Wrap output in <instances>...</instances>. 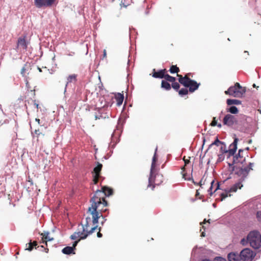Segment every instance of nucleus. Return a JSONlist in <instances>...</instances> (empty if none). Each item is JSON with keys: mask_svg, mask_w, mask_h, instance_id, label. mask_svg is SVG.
<instances>
[{"mask_svg": "<svg viewBox=\"0 0 261 261\" xmlns=\"http://www.w3.org/2000/svg\"><path fill=\"white\" fill-rule=\"evenodd\" d=\"M199 85L200 83H198L196 81L191 79L186 88H189V92L192 93L198 88Z\"/></svg>", "mask_w": 261, "mask_h": 261, "instance_id": "f8f14e48", "label": "nucleus"}, {"mask_svg": "<svg viewBox=\"0 0 261 261\" xmlns=\"http://www.w3.org/2000/svg\"><path fill=\"white\" fill-rule=\"evenodd\" d=\"M154 173L150 172V177L149 178V183L148 187L151 188L153 190L155 185H160L163 180V176L162 175L157 174L154 176Z\"/></svg>", "mask_w": 261, "mask_h": 261, "instance_id": "39448f33", "label": "nucleus"}, {"mask_svg": "<svg viewBox=\"0 0 261 261\" xmlns=\"http://www.w3.org/2000/svg\"><path fill=\"white\" fill-rule=\"evenodd\" d=\"M41 235H42V243H45V245H47V241L50 240L48 238V233H42Z\"/></svg>", "mask_w": 261, "mask_h": 261, "instance_id": "2f4dec72", "label": "nucleus"}, {"mask_svg": "<svg viewBox=\"0 0 261 261\" xmlns=\"http://www.w3.org/2000/svg\"><path fill=\"white\" fill-rule=\"evenodd\" d=\"M219 185H217V188H216V190H215V191H216V190L219 188Z\"/></svg>", "mask_w": 261, "mask_h": 261, "instance_id": "052dcab7", "label": "nucleus"}, {"mask_svg": "<svg viewBox=\"0 0 261 261\" xmlns=\"http://www.w3.org/2000/svg\"><path fill=\"white\" fill-rule=\"evenodd\" d=\"M26 247H27L26 250H28L30 251H32L34 247L32 245L31 241H30V243L26 244Z\"/></svg>", "mask_w": 261, "mask_h": 261, "instance_id": "f704fd0d", "label": "nucleus"}, {"mask_svg": "<svg viewBox=\"0 0 261 261\" xmlns=\"http://www.w3.org/2000/svg\"><path fill=\"white\" fill-rule=\"evenodd\" d=\"M224 160L223 154L218 155V162H221Z\"/></svg>", "mask_w": 261, "mask_h": 261, "instance_id": "c03bdc74", "label": "nucleus"}, {"mask_svg": "<svg viewBox=\"0 0 261 261\" xmlns=\"http://www.w3.org/2000/svg\"><path fill=\"white\" fill-rule=\"evenodd\" d=\"M17 45L22 47L23 49H26L27 48V44L24 38H19L18 39Z\"/></svg>", "mask_w": 261, "mask_h": 261, "instance_id": "412c9836", "label": "nucleus"}, {"mask_svg": "<svg viewBox=\"0 0 261 261\" xmlns=\"http://www.w3.org/2000/svg\"><path fill=\"white\" fill-rule=\"evenodd\" d=\"M164 78L165 79V81H166L168 82H170L172 83V82L175 81V80H176L175 77L172 76L170 75L169 74H166V73L165 74V77H164Z\"/></svg>", "mask_w": 261, "mask_h": 261, "instance_id": "cd10ccee", "label": "nucleus"}, {"mask_svg": "<svg viewBox=\"0 0 261 261\" xmlns=\"http://www.w3.org/2000/svg\"><path fill=\"white\" fill-rule=\"evenodd\" d=\"M96 100L95 107L98 109L108 107L109 106H111L112 104V99H96Z\"/></svg>", "mask_w": 261, "mask_h": 261, "instance_id": "9d476101", "label": "nucleus"}, {"mask_svg": "<svg viewBox=\"0 0 261 261\" xmlns=\"http://www.w3.org/2000/svg\"><path fill=\"white\" fill-rule=\"evenodd\" d=\"M247 239L251 246L254 248H258L259 244L258 242L257 234L256 232H250L247 236Z\"/></svg>", "mask_w": 261, "mask_h": 261, "instance_id": "6e6552de", "label": "nucleus"}, {"mask_svg": "<svg viewBox=\"0 0 261 261\" xmlns=\"http://www.w3.org/2000/svg\"><path fill=\"white\" fill-rule=\"evenodd\" d=\"M201 181H200V182L199 184H197V182H195L194 181H193V183L195 184V185H199L200 186H201Z\"/></svg>", "mask_w": 261, "mask_h": 261, "instance_id": "603ef678", "label": "nucleus"}, {"mask_svg": "<svg viewBox=\"0 0 261 261\" xmlns=\"http://www.w3.org/2000/svg\"><path fill=\"white\" fill-rule=\"evenodd\" d=\"M184 169H185V166L183 167V168H182V170H183V171H184Z\"/></svg>", "mask_w": 261, "mask_h": 261, "instance_id": "338daca9", "label": "nucleus"}, {"mask_svg": "<svg viewBox=\"0 0 261 261\" xmlns=\"http://www.w3.org/2000/svg\"><path fill=\"white\" fill-rule=\"evenodd\" d=\"M96 191L102 192L103 194V196H102V199H105L106 196H109L113 194V190L107 187H102L101 190H97Z\"/></svg>", "mask_w": 261, "mask_h": 261, "instance_id": "2eb2a0df", "label": "nucleus"}, {"mask_svg": "<svg viewBox=\"0 0 261 261\" xmlns=\"http://www.w3.org/2000/svg\"><path fill=\"white\" fill-rule=\"evenodd\" d=\"M255 254L249 248H245L240 252L241 260L243 261H252Z\"/></svg>", "mask_w": 261, "mask_h": 261, "instance_id": "0eeeda50", "label": "nucleus"}, {"mask_svg": "<svg viewBox=\"0 0 261 261\" xmlns=\"http://www.w3.org/2000/svg\"><path fill=\"white\" fill-rule=\"evenodd\" d=\"M243 187L241 182L234 184L230 189L228 192L223 193L221 194V201L223 200L225 198L228 196L229 192H235L238 189H240Z\"/></svg>", "mask_w": 261, "mask_h": 261, "instance_id": "9b49d317", "label": "nucleus"}, {"mask_svg": "<svg viewBox=\"0 0 261 261\" xmlns=\"http://www.w3.org/2000/svg\"><path fill=\"white\" fill-rule=\"evenodd\" d=\"M99 177H100V176H98V175H93V181L94 184L96 185L97 184Z\"/></svg>", "mask_w": 261, "mask_h": 261, "instance_id": "58836bf2", "label": "nucleus"}, {"mask_svg": "<svg viewBox=\"0 0 261 261\" xmlns=\"http://www.w3.org/2000/svg\"><path fill=\"white\" fill-rule=\"evenodd\" d=\"M183 177L185 178V179H187V178H186V175L185 174H183Z\"/></svg>", "mask_w": 261, "mask_h": 261, "instance_id": "bf43d9fd", "label": "nucleus"}, {"mask_svg": "<svg viewBox=\"0 0 261 261\" xmlns=\"http://www.w3.org/2000/svg\"><path fill=\"white\" fill-rule=\"evenodd\" d=\"M32 244L33 246L34 247H35L36 249H37V248H39V247H40L41 248H44V247L43 245H41L40 246H38L37 247H36V246L38 245L37 241H33V242H32Z\"/></svg>", "mask_w": 261, "mask_h": 261, "instance_id": "ea45409f", "label": "nucleus"}, {"mask_svg": "<svg viewBox=\"0 0 261 261\" xmlns=\"http://www.w3.org/2000/svg\"><path fill=\"white\" fill-rule=\"evenodd\" d=\"M116 100L117 105L120 106L122 104L124 99H116Z\"/></svg>", "mask_w": 261, "mask_h": 261, "instance_id": "a19ab883", "label": "nucleus"}, {"mask_svg": "<svg viewBox=\"0 0 261 261\" xmlns=\"http://www.w3.org/2000/svg\"><path fill=\"white\" fill-rule=\"evenodd\" d=\"M169 71L172 74L177 73L179 71V69L176 65H172Z\"/></svg>", "mask_w": 261, "mask_h": 261, "instance_id": "bb28decb", "label": "nucleus"}, {"mask_svg": "<svg viewBox=\"0 0 261 261\" xmlns=\"http://www.w3.org/2000/svg\"><path fill=\"white\" fill-rule=\"evenodd\" d=\"M101 86H99L98 88H99V92L101 95V96L102 97V98H105V97L106 96V95H105L104 94V93H106L107 92L106 90L105 89H104L103 88V86H102V84H101Z\"/></svg>", "mask_w": 261, "mask_h": 261, "instance_id": "7c9ffc66", "label": "nucleus"}, {"mask_svg": "<svg viewBox=\"0 0 261 261\" xmlns=\"http://www.w3.org/2000/svg\"><path fill=\"white\" fill-rule=\"evenodd\" d=\"M178 93L181 96L187 95L188 93V90L185 88H182L178 91Z\"/></svg>", "mask_w": 261, "mask_h": 261, "instance_id": "c756f323", "label": "nucleus"}, {"mask_svg": "<svg viewBox=\"0 0 261 261\" xmlns=\"http://www.w3.org/2000/svg\"><path fill=\"white\" fill-rule=\"evenodd\" d=\"M253 86L254 87H256V86H255V85L254 84L253 85Z\"/></svg>", "mask_w": 261, "mask_h": 261, "instance_id": "69168bd1", "label": "nucleus"}, {"mask_svg": "<svg viewBox=\"0 0 261 261\" xmlns=\"http://www.w3.org/2000/svg\"><path fill=\"white\" fill-rule=\"evenodd\" d=\"M38 69L39 72H42V70H41V69L40 67H38Z\"/></svg>", "mask_w": 261, "mask_h": 261, "instance_id": "6e6d98bb", "label": "nucleus"}, {"mask_svg": "<svg viewBox=\"0 0 261 261\" xmlns=\"http://www.w3.org/2000/svg\"><path fill=\"white\" fill-rule=\"evenodd\" d=\"M172 87L174 89L177 91L180 87V85L177 82L174 81L172 83Z\"/></svg>", "mask_w": 261, "mask_h": 261, "instance_id": "72a5a7b5", "label": "nucleus"}, {"mask_svg": "<svg viewBox=\"0 0 261 261\" xmlns=\"http://www.w3.org/2000/svg\"><path fill=\"white\" fill-rule=\"evenodd\" d=\"M238 121L237 118L231 114H227L225 116L223 120L224 125L228 126H232L237 124Z\"/></svg>", "mask_w": 261, "mask_h": 261, "instance_id": "1a4fd4ad", "label": "nucleus"}, {"mask_svg": "<svg viewBox=\"0 0 261 261\" xmlns=\"http://www.w3.org/2000/svg\"><path fill=\"white\" fill-rule=\"evenodd\" d=\"M34 105L36 106V108L38 109L39 108V104L36 102V100H34Z\"/></svg>", "mask_w": 261, "mask_h": 261, "instance_id": "09e8293b", "label": "nucleus"}, {"mask_svg": "<svg viewBox=\"0 0 261 261\" xmlns=\"http://www.w3.org/2000/svg\"><path fill=\"white\" fill-rule=\"evenodd\" d=\"M45 4L47 7L51 6L55 2V0H45Z\"/></svg>", "mask_w": 261, "mask_h": 261, "instance_id": "e433bc0d", "label": "nucleus"}, {"mask_svg": "<svg viewBox=\"0 0 261 261\" xmlns=\"http://www.w3.org/2000/svg\"><path fill=\"white\" fill-rule=\"evenodd\" d=\"M260 242H261V234H260Z\"/></svg>", "mask_w": 261, "mask_h": 261, "instance_id": "0e129e2a", "label": "nucleus"}, {"mask_svg": "<svg viewBox=\"0 0 261 261\" xmlns=\"http://www.w3.org/2000/svg\"><path fill=\"white\" fill-rule=\"evenodd\" d=\"M201 237H205V233L204 232H202L201 234Z\"/></svg>", "mask_w": 261, "mask_h": 261, "instance_id": "5fc2aeb1", "label": "nucleus"}, {"mask_svg": "<svg viewBox=\"0 0 261 261\" xmlns=\"http://www.w3.org/2000/svg\"><path fill=\"white\" fill-rule=\"evenodd\" d=\"M238 141V138H235L233 143H231L229 146V148L228 150H227L226 148L225 145L223 143V145L221 147L220 150L222 152V154L224 153H228L229 156H233L237 149V143Z\"/></svg>", "mask_w": 261, "mask_h": 261, "instance_id": "423d86ee", "label": "nucleus"}, {"mask_svg": "<svg viewBox=\"0 0 261 261\" xmlns=\"http://www.w3.org/2000/svg\"><path fill=\"white\" fill-rule=\"evenodd\" d=\"M70 238L72 240H76L79 238V233L74 232L72 235L71 236Z\"/></svg>", "mask_w": 261, "mask_h": 261, "instance_id": "4c0bfd02", "label": "nucleus"}, {"mask_svg": "<svg viewBox=\"0 0 261 261\" xmlns=\"http://www.w3.org/2000/svg\"><path fill=\"white\" fill-rule=\"evenodd\" d=\"M103 57H106V50H103Z\"/></svg>", "mask_w": 261, "mask_h": 261, "instance_id": "864d4df0", "label": "nucleus"}, {"mask_svg": "<svg viewBox=\"0 0 261 261\" xmlns=\"http://www.w3.org/2000/svg\"><path fill=\"white\" fill-rule=\"evenodd\" d=\"M220 144L223 145V143L221 141H220L218 138H216V139L215 140L214 142H213L211 145H210L208 147V149H210L211 147H212L213 145H216L218 146Z\"/></svg>", "mask_w": 261, "mask_h": 261, "instance_id": "c85d7f7f", "label": "nucleus"}, {"mask_svg": "<svg viewBox=\"0 0 261 261\" xmlns=\"http://www.w3.org/2000/svg\"><path fill=\"white\" fill-rule=\"evenodd\" d=\"M166 71V69H160L158 71L155 69H153L152 76L155 79H163L165 77Z\"/></svg>", "mask_w": 261, "mask_h": 261, "instance_id": "ddd939ff", "label": "nucleus"}, {"mask_svg": "<svg viewBox=\"0 0 261 261\" xmlns=\"http://www.w3.org/2000/svg\"><path fill=\"white\" fill-rule=\"evenodd\" d=\"M227 258L229 261H241V257L240 253L238 252H231L228 254Z\"/></svg>", "mask_w": 261, "mask_h": 261, "instance_id": "4468645a", "label": "nucleus"}, {"mask_svg": "<svg viewBox=\"0 0 261 261\" xmlns=\"http://www.w3.org/2000/svg\"><path fill=\"white\" fill-rule=\"evenodd\" d=\"M108 96L110 98H128V95L126 94L125 97H124L123 92H115L111 93L110 94H108Z\"/></svg>", "mask_w": 261, "mask_h": 261, "instance_id": "a211bd4d", "label": "nucleus"}, {"mask_svg": "<svg viewBox=\"0 0 261 261\" xmlns=\"http://www.w3.org/2000/svg\"><path fill=\"white\" fill-rule=\"evenodd\" d=\"M184 162H185V166H186L187 164H188L190 163V160L188 159H186L185 157L183 159Z\"/></svg>", "mask_w": 261, "mask_h": 261, "instance_id": "a18cd8bd", "label": "nucleus"}, {"mask_svg": "<svg viewBox=\"0 0 261 261\" xmlns=\"http://www.w3.org/2000/svg\"><path fill=\"white\" fill-rule=\"evenodd\" d=\"M244 53H247L248 54V55H249V53L247 51H245Z\"/></svg>", "mask_w": 261, "mask_h": 261, "instance_id": "e2e57ef3", "label": "nucleus"}, {"mask_svg": "<svg viewBox=\"0 0 261 261\" xmlns=\"http://www.w3.org/2000/svg\"><path fill=\"white\" fill-rule=\"evenodd\" d=\"M190 80H191L190 78L186 77V76H184V77H179L178 79V81L184 87H186Z\"/></svg>", "mask_w": 261, "mask_h": 261, "instance_id": "aec40b11", "label": "nucleus"}, {"mask_svg": "<svg viewBox=\"0 0 261 261\" xmlns=\"http://www.w3.org/2000/svg\"><path fill=\"white\" fill-rule=\"evenodd\" d=\"M25 68L24 66H23L22 69H21V74L23 76L24 72L25 71Z\"/></svg>", "mask_w": 261, "mask_h": 261, "instance_id": "49530a36", "label": "nucleus"}, {"mask_svg": "<svg viewBox=\"0 0 261 261\" xmlns=\"http://www.w3.org/2000/svg\"><path fill=\"white\" fill-rule=\"evenodd\" d=\"M97 166L93 169L94 175L100 176V172L102 167V165L97 162Z\"/></svg>", "mask_w": 261, "mask_h": 261, "instance_id": "4be33fe9", "label": "nucleus"}, {"mask_svg": "<svg viewBox=\"0 0 261 261\" xmlns=\"http://www.w3.org/2000/svg\"><path fill=\"white\" fill-rule=\"evenodd\" d=\"M45 0H34L35 5L38 8H41L43 7H47L45 4Z\"/></svg>", "mask_w": 261, "mask_h": 261, "instance_id": "5701e85b", "label": "nucleus"}, {"mask_svg": "<svg viewBox=\"0 0 261 261\" xmlns=\"http://www.w3.org/2000/svg\"><path fill=\"white\" fill-rule=\"evenodd\" d=\"M34 134L36 135L37 138H39L40 136H44V134L41 132L39 129H35L34 131Z\"/></svg>", "mask_w": 261, "mask_h": 261, "instance_id": "c9c22d12", "label": "nucleus"}, {"mask_svg": "<svg viewBox=\"0 0 261 261\" xmlns=\"http://www.w3.org/2000/svg\"><path fill=\"white\" fill-rule=\"evenodd\" d=\"M256 217L259 222H261V211H258L256 213Z\"/></svg>", "mask_w": 261, "mask_h": 261, "instance_id": "79ce46f5", "label": "nucleus"}, {"mask_svg": "<svg viewBox=\"0 0 261 261\" xmlns=\"http://www.w3.org/2000/svg\"><path fill=\"white\" fill-rule=\"evenodd\" d=\"M125 100H127V99H125ZM126 100H125V101L124 105H126Z\"/></svg>", "mask_w": 261, "mask_h": 261, "instance_id": "774afa93", "label": "nucleus"}, {"mask_svg": "<svg viewBox=\"0 0 261 261\" xmlns=\"http://www.w3.org/2000/svg\"><path fill=\"white\" fill-rule=\"evenodd\" d=\"M105 117H103L101 115H94V118H95V120H97V119H100L101 118H105Z\"/></svg>", "mask_w": 261, "mask_h": 261, "instance_id": "37998d69", "label": "nucleus"}, {"mask_svg": "<svg viewBox=\"0 0 261 261\" xmlns=\"http://www.w3.org/2000/svg\"><path fill=\"white\" fill-rule=\"evenodd\" d=\"M243 151V150L240 149L238 155L233 156L232 163H228V171L230 174H234L244 178L247 176L249 172L253 170V164L249 163V165L246 166L245 158L241 155Z\"/></svg>", "mask_w": 261, "mask_h": 261, "instance_id": "f03ea898", "label": "nucleus"}, {"mask_svg": "<svg viewBox=\"0 0 261 261\" xmlns=\"http://www.w3.org/2000/svg\"><path fill=\"white\" fill-rule=\"evenodd\" d=\"M246 91V87H242L239 83H236L234 86H230L225 93L234 97H242Z\"/></svg>", "mask_w": 261, "mask_h": 261, "instance_id": "20e7f679", "label": "nucleus"}, {"mask_svg": "<svg viewBox=\"0 0 261 261\" xmlns=\"http://www.w3.org/2000/svg\"><path fill=\"white\" fill-rule=\"evenodd\" d=\"M210 219H208L207 221H206V219H204V221L202 222H201L200 224L202 225L203 224H205L206 222L210 223Z\"/></svg>", "mask_w": 261, "mask_h": 261, "instance_id": "de8ad7c7", "label": "nucleus"}, {"mask_svg": "<svg viewBox=\"0 0 261 261\" xmlns=\"http://www.w3.org/2000/svg\"><path fill=\"white\" fill-rule=\"evenodd\" d=\"M226 110L227 112L233 114H236L239 112V110L236 106H230L229 108H227Z\"/></svg>", "mask_w": 261, "mask_h": 261, "instance_id": "a878e982", "label": "nucleus"}, {"mask_svg": "<svg viewBox=\"0 0 261 261\" xmlns=\"http://www.w3.org/2000/svg\"><path fill=\"white\" fill-rule=\"evenodd\" d=\"M44 250H45V252H46V253H47V252H48V249H47V248H44Z\"/></svg>", "mask_w": 261, "mask_h": 261, "instance_id": "4d7b16f0", "label": "nucleus"}, {"mask_svg": "<svg viewBox=\"0 0 261 261\" xmlns=\"http://www.w3.org/2000/svg\"><path fill=\"white\" fill-rule=\"evenodd\" d=\"M97 225H93L92 223L91 217H87L86 223L83 226V231L76 232L79 233V239L77 241L79 242L81 239H86L88 235L93 233L97 229Z\"/></svg>", "mask_w": 261, "mask_h": 261, "instance_id": "7ed1b4c3", "label": "nucleus"}, {"mask_svg": "<svg viewBox=\"0 0 261 261\" xmlns=\"http://www.w3.org/2000/svg\"><path fill=\"white\" fill-rule=\"evenodd\" d=\"M161 87L166 90H169L171 89L170 84L167 81L165 80L162 81Z\"/></svg>", "mask_w": 261, "mask_h": 261, "instance_id": "393cba45", "label": "nucleus"}, {"mask_svg": "<svg viewBox=\"0 0 261 261\" xmlns=\"http://www.w3.org/2000/svg\"><path fill=\"white\" fill-rule=\"evenodd\" d=\"M76 77H77V75L75 74H71V75H69L67 78V82H66V85H65V90H64V92H65L66 91V88L67 87V85L72 82H76V81H77V79H76Z\"/></svg>", "mask_w": 261, "mask_h": 261, "instance_id": "f3484780", "label": "nucleus"}, {"mask_svg": "<svg viewBox=\"0 0 261 261\" xmlns=\"http://www.w3.org/2000/svg\"><path fill=\"white\" fill-rule=\"evenodd\" d=\"M36 121H37L38 122V123L39 124H40L41 122H40V120L38 118H36L35 119Z\"/></svg>", "mask_w": 261, "mask_h": 261, "instance_id": "3c124183", "label": "nucleus"}, {"mask_svg": "<svg viewBox=\"0 0 261 261\" xmlns=\"http://www.w3.org/2000/svg\"><path fill=\"white\" fill-rule=\"evenodd\" d=\"M227 104L228 106H230L232 105H241V101L239 100L236 99H227Z\"/></svg>", "mask_w": 261, "mask_h": 261, "instance_id": "b1692460", "label": "nucleus"}, {"mask_svg": "<svg viewBox=\"0 0 261 261\" xmlns=\"http://www.w3.org/2000/svg\"><path fill=\"white\" fill-rule=\"evenodd\" d=\"M211 125L212 126H217L218 127L221 128L222 127V125L220 123L217 124V121L216 120V117H213V121L211 123Z\"/></svg>", "mask_w": 261, "mask_h": 261, "instance_id": "473e14b6", "label": "nucleus"}, {"mask_svg": "<svg viewBox=\"0 0 261 261\" xmlns=\"http://www.w3.org/2000/svg\"><path fill=\"white\" fill-rule=\"evenodd\" d=\"M103 194L96 191L94 196L90 199L91 206L88 208L87 213L91 216V222L93 225L98 222V219L102 216V213L107 211L104 208L108 206V202L105 199H102Z\"/></svg>", "mask_w": 261, "mask_h": 261, "instance_id": "f257e3e1", "label": "nucleus"}, {"mask_svg": "<svg viewBox=\"0 0 261 261\" xmlns=\"http://www.w3.org/2000/svg\"><path fill=\"white\" fill-rule=\"evenodd\" d=\"M78 243V241H75L72 247L67 246L62 249V252L65 254H70L72 253L76 246Z\"/></svg>", "mask_w": 261, "mask_h": 261, "instance_id": "dca6fc26", "label": "nucleus"}, {"mask_svg": "<svg viewBox=\"0 0 261 261\" xmlns=\"http://www.w3.org/2000/svg\"><path fill=\"white\" fill-rule=\"evenodd\" d=\"M157 150V148L155 149V151ZM157 161V156H156V153L155 152L154 155L152 158L151 166V169L150 171L151 173H155V166H156V162Z\"/></svg>", "mask_w": 261, "mask_h": 261, "instance_id": "6ab92c4d", "label": "nucleus"}, {"mask_svg": "<svg viewBox=\"0 0 261 261\" xmlns=\"http://www.w3.org/2000/svg\"><path fill=\"white\" fill-rule=\"evenodd\" d=\"M214 181H212V183H211L212 185H211V188H210V189H211H211H212V186H213V183H214Z\"/></svg>", "mask_w": 261, "mask_h": 261, "instance_id": "13d9d810", "label": "nucleus"}, {"mask_svg": "<svg viewBox=\"0 0 261 261\" xmlns=\"http://www.w3.org/2000/svg\"><path fill=\"white\" fill-rule=\"evenodd\" d=\"M97 236L98 238H101L102 237V234L99 231L98 232Z\"/></svg>", "mask_w": 261, "mask_h": 261, "instance_id": "8fccbe9b", "label": "nucleus"}, {"mask_svg": "<svg viewBox=\"0 0 261 261\" xmlns=\"http://www.w3.org/2000/svg\"><path fill=\"white\" fill-rule=\"evenodd\" d=\"M131 1H132V2L133 3H135V0H131Z\"/></svg>", "mask_w": 261, "mask_h": 261, "instance_id": "680f3d73", "label": "nucleus"}]
</instances>
